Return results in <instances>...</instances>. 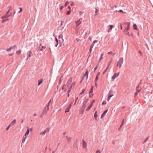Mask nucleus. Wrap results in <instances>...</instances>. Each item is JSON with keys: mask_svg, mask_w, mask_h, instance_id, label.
<instances>
[{"mask_svg": "<svg viewBox=\"0 0 153 153\" xmlns=\"http://www.w3.org/2000/svg\"><path fill=\"white\" fill-rule=\"evenodd\" d=\"M12 50V48H9L6 50V51L7 52L10 51Z\"/></svg>", "mask_w": 153, "mask_h": 153, "instance_id": "nucleus-36", "label": "nucleus"}, {"mask_svg": "<svg viewBox=\"0 0 153 153\" xmlns=\"http://www.w3.org/2000/svg\"><path fill=\"white\" fill-rule=\"evenodd\" d=\"M45 130H46V132H48L50 130V128H48Z\"/></svg>", "mask_w": 153, "mask_h": 153, "instance_id": "nucleus-54", "label": "nucleus"}, {"mask_svg": "<svg viewBox=\"0 0 153 153\" xmlns=\"http://www.w3.org/2000/svg\"><path fill=\"white\" fill-rule=\"evenodd\" d=\"M140 82L139 85L136 88V91L137 92H139L141 90V88L140 87Z\"/></svg>", "mask_w": 153, "mask_h": 153, "instance_id": "nucleus-8", "label": "nucleus"}, {"mask_svg": "<svg viewBox=\"0 0 153 153\" xmlns=\"http://www.w3.org/2000/svg\"><path fill=\"white\" fill-rule=\"evenodd\" d=\"M93 86H92L91 87L90 91H89V93H93Z\"/></svg>", "mask_w": 153, "mask_h": 153, "instance_id": "nucleus-28", "label": "nucleus"}, {"mask_svg": "<svg viewBox=\"0 0 153 153\" xmlns=\"http://www.w3.org/2000/svg\"><path fill=\"white\" fill-rule=\"evenodd\" d=\"M88 71H86L85 73L82 76V79L81 80V81L80 82V83H81L82 82L83 79L85 77H86V79L87 80L88 79Z\"/></svg>", "mask_w": 153, "mask_h": 153, "instance_id": "nucleus-3", "label": "nucleus"}, {"mask_svg": "<svg viewBox=\"0 0 153 153\" xmlns=\"http://www.w3.org/2000/svg\"><path fill=\"white\" fill-rule=\"evenodd\" d=\"M66 138H67V141L68 142L71 141V137H68L67 136H66Z\"/></svg>", "mask_w": 153, "mask_h": 153, "instance_id": "nucleus-33", "label": "nucleus"}, {"mask_svg": "<svg viewBox=\"0 0 153 153\" xmlns=\"http://www.w3.org/2000/svg\"><path fill=\"white\" fill-rule=\"evenodd\" d=\"M123 24L125 25V26H126V25H127V26L125 28V30H123L124 32H127V31L129 29V27L130 25V22H125L123 23Z\"/></svg>", "mask_w": 153, "mask_h": 153, "instance_id": "nucleus-2", "label": "nucleus"}, {"mask_svg": "<svg viewBox=\"0 0 153 153\" xmlns=\"http://www.w3.org/2000/svg\"><path fill=\"white\" fill-rule=\"evenodd\" d=\"M11 15V13L10 12V10L8 11L7 12L6 14L4 16H3V18H7L10 16Z\"/></svg>", "mask_w": 153, "mask_h": 153, "instance_id": "nucleus-6", "label": "nucleus"}, {"mask_svg": "<svg viewBox=\"0 0 153 153\" xmlns=\"http://www.w3.org/2000/svg\"><path fill=\"white\" fill-rule=\"evenodd\" d=\"M98 76H96V78H95V82H96L97 80L98 79Z\"/></svg>", "mask_w": 153, "mask_h": 153, "instance_id": "nucleus-55", "label": "nucleus"}, {"mask_svg": "<svg viewBox=\"0 0 153 153\" xmlns=\"http://www.w3.org/2000/svg\"><path fill=\"white\" fill-rule=\"evenodd\" d=\"M75 85V82H73L72 83L71 85V86L72 87H74Z\"/></svg>", "mask_w": 153, "mask_h": 153, "instance_id": "nucleus-39", "label": "nucleus"}, {"mask_svg": "<svg viewBox=\"0 0 153 153\" xmlns=\"http://www.w3.org/2000/svg\"><path fill=\"white\" fill-rule=\"evenodd\" d=\"M124 119H122V123H124Z\"/></svg>", "mask_w": 153, "mask_h": 153, "instance_id": "nucleus-64", "label": "nucleus"}, {"mask_svg": "<svg viewBox=\"0 0 153 153\" xmlns=\"http://www.w3.org/2000/svg\"><path fill=\"white\" fill-rule=\"evenodd\" d=\"M106 103V101H104L102 102V105H105Z\"/></svg>", "mask_w": 153, "mask_h": 153, "instance_id": "nucleus-53", "label": "nucleus"}, {"mask_svg": "<svg viewBox=\"0 0 153 153\" xmlns=\"http://www.w3.org/2000/svg\"><path fill=\"white\" fill-rule=\"evenodd\" d=\"M98 42V41L97 40H94L93 41L92 44H93L94 45L95 43H97Z\"/></svg>", "mask_w": 153, "mask_h": 153, "instance_id": "nucleus-49", "label": "nucleus"}, {"mask_svg": "<svg viewBox=\"0 0 153 153\" xmlns=\"http://www.w3.org/2000/svg\"><path fill=\"white\" fill-rule=\"evenodd\" d=\"M133 27L134 30H137V27L136 24H134Z\"/></svg>", "mask_w": 153, "mask_h": 153, "instance_id": "nucleus-22", "label": "nucleus"}, {"mask_svg": "<svg viewBox=\"0 0 153 153\" xmlns=\"http://www.w3.org/2000/svg\"><path fill=\"white\" fill-rule=\"evenodd\" d=\"M78 97H77L76 98V100H75V102H74V105H75L76 104V101H77V100H78Z\"/></svg>", "mask_w": 153, "mask_h": 153, "instance_id": "nucleus-46", "label": "nucleus"}, {"mask_svg": "<svg viewBox=\"0 0 153 153\" xmlns=\"http://www.w3.org/2000/svg\"><path fill=\"white\" fill-rule=\"evenodd\" d=\"M149 137H148L146 140L144 141V142L143 143V144H144V143H146L147 140H148Z\"/></svg>", "mask_w": 153, "mask_h": 153, "instance_id": "nucleus-43", "label": "nucleus"}, {"mask_svg": "<svg viewBox=\"0 0 153 153\" xmlns=\"http://www.w3.org/2000/svg\"><path fill=\"white\" fill-rule=\"evenodd\" d=\"M93 95L92 94V93H89V97H92L93 96Z\"/></svg>", "mask_w": 153, "mask_h": 153, "instance_id": "nucleus-45", "label": "nucleus"}, {"mask_svg": "<svg viewBox=\"0 0 153 153\" xmlns=\"http://www.w3.org/2000/svg\"><path fill=\"white\" fill-rule=\"evenodd\" d=\"M72 81V77H70L69 78V79L68 80V81L66 83V84L67 85V86L68 87V85L70 83H71Z\"/></svg>", "mask_w": 153, "mask_h": 153, "instance_id": "nucleus-14", "label": "nucleus"}, {"mask_svg": "<svg viewBox=\"0 0 153 153\" xmlns=\"http://www.w3.org/2000/svg\"><path fill=\"white\" fill-rule=\"evenodd\" d=\"M94 46V45L93 44H92L91 45V46L90 47V49H89V52H91V51L92 49L93 48Z\"/></svg>", "mask_w": 153, "mask_h": 153, "instance_id": "nucleus-18", "label": "nucleus"}, {"mask_svg": "<svg viewBox=\"0 0 153 153\" xmlns=\"http://www.w3.org/2000/svg\"><path fill=\"white\" fill-rule=\"evenodd\" d=\"M108 111V110L107 109V110H105V111H103V113L102 114V115H101V118H102L104 117L105 115V114Z\"/></svg>", "mask_w": 153, "mask_h": 153, "instance_id": "nucleus-15", "label": "nucleus"}, {"mask_svg": "<svg viewBox=\"0 0 153 153\" xmlns=\"http://www.w3.org/2000/svg\"><path fill=\"white\" fill-rule=\"evenodd\" d=\"M55 39L56 42V44L55 45V47H57V45L59 44V41L56 37H55Z\"/></svg>", "mask_w": 153, "mask_h": 153, "instance_id": "nucleus-20", "label": "nucleus"}, {"mask_svg": "<svg viewBox=\"0 0 153 153\" xmlns=\"http://www.w3.org/2000/svg\"><path fill=\"white\" fill-rule=\"evenodd\" d=\"M29 131H30V129L29 128L27 129L26 131V133L25 134V136H26V135L28 134L29 133Z\"/></svg>", "mask_w": 153, "mask_h": 153, "instance_id": "nucleus-23", "label": "nucleus"}, {"mask_svg": "<svg viewBox=\"0 0 153 153\" xmlns=\"http://www.w3.org/2000/svg\"><path fill=\"white\" fill-rule=\"evenodd\" d=\"M21 51L19 50V51H17L16 52V53L18 54H19L21 53Z\"/></svg>", "mask_w": 153, "mask_h": 153, "instance_id": "nucleus-42", "label": "nucleus"}, {"mask_svg": "<svg viewBox=\"0 0 153 153\" xmlns=\"http://www.w3.org/2000/svg\"><path fill=\"white\" fill-rule=\"evenodd\" d=\"M83 148H85L86 147V143L84 140H83Z\"/></svg>", "mask_w": 153, "mask_h": 153, "instance_id": "nucleus-29", "label": "nucleus"}, {"mask_svg": "<svg viewBox=\"0 0 153 153\" xmlns=\"http://www.w3.org/2000/svg\"><path fill=\"white\" fill-rule=\"evenodd\" d=\"M46 132V130H45L43 132H40V135H45Z\"/></svg>", "mask_w": 153, "mask_h": 153, "instance_id": "nucleus-25", "label": "nucleus"}, {"mask_svg": "<svg viewBox=\"0 0 153 153\" xmlns=\"http://www.w3.org/2000/svg\"><path fill=\"white\" fill-rule=\"evenodd\" d=\"M138 93L139 92H137V91H136V92H135V93L134 94V97L136 96L137 95Z\"/></svg>", "mask_w": 153, "mask_h": 153, "instance_id": "nucleus-57", "label": "nucleus"}, {"mask_svg": "<svg viewBox=\"0 0 153 153\" xmlns=\"http://www.w3.org/2000/svg\"><path fill=\"white\" fill-rule=\"evenodd\" d=\"M71 90L70 89H69L67 92V93H70L71 92Z\"/></svg>", "mask_w": 153, "mask_h": 153, "instance_id": "nucleus-58", "label": "nucleus"}, {"mask_svg": "<svg viewBox=\"0 0 153 153\" xmlns=\"http://www.w3.org/2000/svg\"><path fill=\"white\" fill-rule=\"evenodd\" d=\"M83 13L82 12V11H79V15H81V14H82Z\"/></svg>", "mask_w": 153, "mask_h": 153, "instance_id": "nucleus-60", "label": "nucleus"}, {"mask_svg": "<svg viewBox=\"0 0 153 153\" xmlns=\"http://www.w3.org/2000/svg\"><path fill=\"white\" fill-rule=\"evenodd\" d=\"M9 20V19H3L2 20V22L3 23H4V22L6 21H7V20Z\"/></svg>", "mask_w": 153, "mask_h": 153, "instance_id": "nucleus-38", "label": "nucleus"}, {"mask_svg": "<svg viewBox=\"0 0 153 153\" xmlns=\"http://www.w3.org/2000/svg\"><path fill=\"white\" fill-rule=\"evenodd\" d=\"M98 65H99V62H98V63L97 64V65L94 68V71H95L97 70Z\"/></svg>", "mask_w": 153, "mask_h": 153, "instance_id": "nucleus-41", "label": "nucleus"}, {"mask_svg": "<svg viewBox=\"0 0 153 153\" xmlns=\"http://www.w3.org/2000/svg\"><path fill=\"white\" fill-rule=\"evenodd\" d=\"M49 105H49V104H48L47 105V106L45 107L44 108H46L47 109L49 110Z\"/></svg>", "mask_w": 153, "mask_h": 153, "instance_id": "nucleus-37", "label": "nucleus"}, {"mask_svg": "<svg viewBox=\"0 0 153 153\" xmlns=\"http://www.w3.org/2000/svg\"><path fill=\"white\" fill-rule=\"evenodd\" d=\"M97 116H98V115L97 114V111H96L95 112V113L94 114V119H95V120H97Z\"/></svg>", "mask_w": 153, "mask_h": 153, "instance_id": "nucleus-19", "label": "nucleus"}, {"mask_svg": "<svg viewBox=\"0 0 153 153\" xmlns=\"http://www.w3.org/2000/svg\"><path fill=\"white\" fill-rule=\"evenodd\" d=\"M27 137L25 136V137H23V138L22 143H23L25 141V139H26V138Z\"/></svg>", "mask_w": 153, "mask_h": 153, "instance_id": "nucleus-31", "label": "nucleus"}, {"mask_svg": "<svg viewBox=\"0 0 153 153\" xmlns=\"http://www.w3.org/2000/svg\"><path fill=\"white\" fill-rule=\"evenodd\" d=\"M100 72H98L97 74V75H96V76H100Z\"/></svg>", "mask_w": 153, "mask_h": 153, "instance_id": "nucleus-52", "label": "nucleus"}, {"mask_svg": "<svg viewBox=\"0 0 153 153\" xmlns=\"http://www.w3.org/2000/svg\"><path fill=\"white\" fill-rule=\"evenodd\" d=\"M69 4V2L68 1H66L65 4V6H67Z\"/></svg>", "mask_w": 153, "mask_h": 153, "instance_id": "nucleus-48", "label": "nucleus"}, {"mask_svg": "<svg viewBox=\"0 0 153 153\" xmlns=\"http://www.w3.org/2000/svg\"><path fill=\"white\" fill-rule=\"evenodd\" d=\"M33 55V53L31 51H28L27 53V59L29 57H30L31 56H32Z\"/></svg>", "mask_w": 153, "mask_h": 153, "instance_id": "nucleus-9", "label": "nucleus"}, {"mask_svg": "<svg viewBox=\"0 0 153 153\" xmlns=\"http://www.w3.org/2000/svg\"><path fill=\"white\" fill-rule=\"evenodd\" d=\"M88 39L89 40L91 41V40H92V37L91 36H89V38H88Z\"/></svg>", "mask_w": 153, "mask_h": 153, "instance_id": "nucleus-63", "label": "nucleus"}, {"mask_svg": "<svg viewBox=\"0 0 153 153\" xmlns=\"http://www.w3.org/2000/svg\"><path fill=\"white\" fill-rule=\"evenodd\" d=\"M112 94L113 91L111 90H110L109 92L108 95L107 99L108 101H109L110 98L113 96V94Z\"/></svg>", "mask_w": 153, "mask_h": 153, "instance_id": "nucleus-4", "label": "nucleus"}, {"mask_svg": "<svg viewBox=\"0 0 153 153\" xmlns=\"http://www.w3.org/2000/svg\"><path fill=\"white\" fill-rule=\"evenodd\" d=\"M11 126H10V125H9L6 128V130L7 131L9 129V128H10V127Z\"/></svg>", "mask_w": 153, "mask_h": 153, "instance_id": "nucleus-51", "label": "nucleus"}, {"mask_svg": "<svg viewBox=\"0 0 153 153\" xmlns=\"http://www.w3.org/2000/svg\"><path fill=\"white\" fill-rule=\"evenodd\" d=\"M81 19H80L79 20L75 22V23L76 24H77L76 25V27H78L79 26V25L81 23L82 21L80 22H79L80 21V20Z\"/></svg>", "mask_w": 153, "mask_h": 153, "instance_id": "nucleus-16", "label": "nucleus"}, {"mask_svg": "<svg viewBox=\"0 0 153 153\" xmlns=\"http://www.w3.org/2000/svg\"><path fill=\"white\" fill-rule=\"evenodd\" d=\"M87 102L85 101H84L83 102V105L81 108V110L82 111V112H84L85 108L86 107V104Z\"/></svg>", "mask_w": 153, "mask_h": 153, "instance_id": "nucleus-5", "label": "nucleus"}, {"mask_svg": "<svg viewBox=\"0 0 153 153\" xmlns=\"http://www.w3.org/2000/svg\"><path fill=\"white\" fill-rule=\"evenodd\" d=\"M123 58L122 57L120 58L117 62V67H118L119 68H120L121 67L122 64L123 63Z\"/></svg>", "mask_w": 153, "mask_h": 153, "instance_id": "nucleus-1", "label": "nucleus"}, {"mask_svg": "<svg viewBox=\"0 0 153 153\" xmlns=\"http://www.w3.org/2000/svg\"><path fill=\"white\" fill-rule=\"evenodd\" d=\"M48 110L46 108H44L43 109V112L42 113V115H45L46 114Z\"/></svg>", "mask_w": 153, "mask_h": 153, "instance_id": "nucleus-10", "label": "nucleus"}, {"mask_svg": "<svg viewBox=\"0 0 153 153\" xmlns=\"http://www.w3.org/2000/svg\"><path fill=\"white\" fill-rule=\"evenodd\" d=\"M16 122V120L15 119H14L10 123L9 125H10V126H11L14 125L15 124Z\"/></svg>", "mask_w": 153, "mask_h": 153, "instance_id": "nucleus-17", "label": "nucleus"}, {"mask_svg": "<svg viewBox=\"0 0 153 153\" xmlns=\"http://www.w3.org/2000/svg\"><path fill=\"white\" fill-rule=\"evenodd\" d=\"M65 86V85H63L62 88V89L63 90V91L64 92H66L67 91V89L64 88Z\"/></svg>", "mask_w": 153, "mask_h": 153, "instance_id": "nucleus-27", "label": "nucleus"}, {"mask_svg": "<svg viewBox=\"0 0 153 153\" xmlns=\"http://www.w3.org/2000/svg\"><path fill=\"white\" fill-rule=\"evenodd\" d=\"M109 26H110V28L108 29V32H109L110 31H111L113 27V25H109Z\"/></svg>", "mask_w": 153, "mask_h": 153, "instance_id": "nucleus-21", "label": "nucleus"}, {"mask_svg": "<svg viewBox=\"0 0 153 153\" xmlns=\"http://www.w3.org/2000/svg\"><path fill=\"white\" fill-rule=\"evenodd\" d=\"M39 48L40 51H43V49H45V46H42V44H41L39 45Z\"/></svg>", "mask_w": 153, "mask_h": 153, "instance_id": "nucleus-11", "label": "nucleus"}, {"mask_svg": "<svg viewBox=\"0 0 153 153\" xmlns=\"http://www.w3.org/2000/svg\"><path fill=\"white\" fill-rule=\"evenodd\" d=\"M78 140L77 139L76 140V141H75L73 145V147L74 148H77V145L78 143Z\"/></svg>", "mask_w": 153, "mask_h": 153, "instance_id": "nucleus-13", "label": "nucleus"}, {"mask_svg": "<svg viewBox=\"0 0 153 153\" xmlns=\"http://www.w3.org/2000/svg\"><path fill=\"white\" fill-rule=\"evenodd\" d=\"M71 10H68V11H67V12L66 13L67 15H69L71 13Z\"/></svg>", "mask_w": 153, "mask_h": 153, "instance_id": "nucleus-34", "label": "nucleus"}, {"mask_svg": "<svg viewBox=\"0 0 153 153\" xmlns=\"http://www.w3.org/2000/svg\"><path fill=\"white\" fill-rule=\"evenodd\" d=\"M102 59V57H100V58L99 62H98L99 63L100 62V61Z\"/></svg>", "mask_w": 153, "mask_h": 153, "instance_id": "nucleus-62", "label": "nucleus"}, {"mask_svg": "<svg viewBox=\"0 0 153 153\" xmlns=\"http://www.w3.org/2000/svg\"><path fill=\"white\" fill-rule=\"evenodd\" d=\"M69 4V2L68 1H66L65 4V6H67Z\"/></svg>", "mask_w": 153, "mask_h": 153, "instance_id": "nucleus-47", "label": "nucleus"}, {"mask_svg": "<svg viewBox=\"0 0 153 153\" xmlns=\"http://www.w3.org/2000/svg\"><path fill=\"white\" fill-rule=\"evenodd\" d=\"M64 21H61V24H60L61 26H62L63 24L64 23Z\"/></svg>", "mask_w": 153, "mask_h": 153, "instance_id": "nucleus-50", "label": "nucleus"}, {"mask_svg": "<svg viewBox=\"0 0 153 153\" xmlns=\"http://www.w3.org/2000/svg\"><path fill=\"white\" fill-rule=\"evenodd\" d=\"M115 11L116 13L117 12H120L121 13H126V12H123V10H118V11L117 10H115Z\"/></svg>", "mask_w": 153, "mask_h": 153, "instance_id": "nucleus-24", "label": "nucleus"}, {"mask_svg": "<svg viewBox=\"0 0 153 153\" xmlns=\"http://www.w3.org/2000/svg\"><path fill=\"white\" fill-rule=\"evenodd\" d=\"M111 60L110 61H109V62H108L107 63V65L108 66V67H109V66H110L111 63Z\"/></svg>", "mask_w": 153, "mask_h": 153, "instance_id": "nucleus-40", "label": "nucleus"}, {"mask_svg": "<svg viewBox=\"0 0 153 153\" xmlns=\"http://www.w3.org/2000/svg\"><path fill=\"white\" fill-rule=\"evenodd\" d=\"M119 75V73H115L112 76L111 79H114L117 77Z\"/></svg>", "mask_w": 153, "mask_h": 153, "instance_id": "nucleus-12", "label": "nucleus"}, {"mask_svg": "<svg viewBox=\"0 0 153 153\" xmlns=\"http://www.w3.org/2000/svg\"><path fill=\"white\" fill-rule=\"evenodd\" d=\"M61 41H62V40H59V46H61V45H62V43L61 42Z\"/></svg>", "mask_w": 153, "mask_h": 153, "instance_id": "nucleus-56", "label": "nucleus"}, {"mask_svg": "<svg viewBox=\"0 0 153 153\" xmlns=\"http://www.w3.org/2000/svg\"><path fill=\"white\" fill-rule=\"evenodd\" d=\"M38 85H39L41 84L43 82V79H41L39 80L38 81Z\"/></svg>", "mask_w": 153, "mask_h": 153, "instance_id": "nucleus-26", "label": "nucleus"}, {"mask_svg": "<svg viewBox=\"0 0 153 153\" xmlns=\"http://www.w3.org/2000/svg\"><path fill=\"white\" fill-rule=\"evenodd\" d=\"M91 107L90 106H89L88 107V108L86 109V111H87L88 110H89L90 108H91Z\"/></svg>", "mask_w": 153, "mask_h": 153, "instance_id": "nucleus-44", "label": "nucleus"}, {"mask_svg": "<svg viewBox=\"0 0 153 153\" xmlns=\"http://www.w3.org/2000/svg\"><path fill=\"white\" fill-rule=\"evenodd\" d=\"M85 91V89H83L82 92L80 93L79 95H82L83 94Z\"/></svg>", "mask_w": 153, "mask_h": 153, "instance_id": "nucleus-30", "label": "nucleus"}, {"mask_svg": "<svg viewBox=\"0 0 153 153\" xmlns=\"http://www.w3.org/2000/svg\"><path fill=\"white\" fill-rule=\"evenodd\" d=\"M96 153H101V152H100V151L99 150H97V151Z\"/></svg>", "mask_w": 153, "mask_h": 153, "instance_id": "nucleus-59", "label": "nucleus"}, {"mask_svg": "<svg viewBox=\"0 0 153 153\" xmlns=\"http://www.w3.org/2000/svg\"><path fill=\"white\" fill-rule=\"evenodd\" d=\"M59 39H62V41H63V38H62V35H59Z\"/></svg>", "mask_w": 153, "mask_h": 153, "instance_id": "nucleus-32", "label": "nucleus"}, {"mask_svg": "<svg viewBox=\"0 0 153 153\" xmlns=\"http://www.w3.org/2000/svg\"><path fill=\"white\" fill-rule=\"evenodd\" d=\"M73 103V102H71V103L69 105L68 107L66 108L65 111V112H69V110L70 108H71V107Z\"/></svg>", "mask_w": 153, "mask_h": 153, "instance_id": "nucleus-7", "label": "nucleus"}, {"mask_svg": "<svg viewBox=\"0 0 153 153\" xmlns=\"http://www.w3.org/2000/svg\"><path fill=\"white\" fill-rule=\"evenodd\" d=\"M71 6H73L74 5V3L73 2H71Z\"/></svg>", "mask_w": 153, "mask_h": 153, "instance_id": "nucleus-61", "label": "nucleus"}, {"mask_svg": "<svg viewBox=\"0 0 153 153\" xmlns=\"http://www.w3.org/2000/svg\"><path fill=\"white\" fill-rule=\"evenodd\" d=\"M98 10H96V11H95V16H96L98 14V13H99Z\"/></svg>", "mask_w": 153, "mask_h": 153, "instance_id": "nucleus-35", "label": "nucleus"}]
</instances>
